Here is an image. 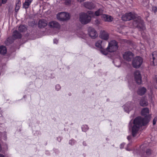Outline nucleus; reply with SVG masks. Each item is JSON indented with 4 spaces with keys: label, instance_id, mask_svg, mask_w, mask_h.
I'll return each mask as SVG.
<instances>
[{
    "label": "nucleus",
    "instance_id": "nucleus-34",
    "mask_svg": "<svg viewBox=\"0 0 157 157\" xmlns=\"http://www.w3.org/2000/svg\"><path fill=\"white\" fill-rule=\"evenodd\" d=\"M21 2L20 0H18L17 1V2L16 3V5H18L19 6H21Z\"/></svg>",
    "mask_w": 157,
    "mask_h": 157
},
{
    "label": "nucleus",
    "instance_id": "nucleus-5",
    "mask_svg": "<svg viewBox=\"0 0 157 157\" xmlns=\"http://www.w3.org/2000/svg\"><path fill=\"white\" fill-rule=\"evenodd\" d=\"M118 47L117 42L115 40H113L109 43L107 50L110 52H114L117 50Z\"/></svg>",
    "mask_w": 157,
    "mask_h": 157
},
{
    "label": "nucleus",
    "instance_id": "nucleus-6",
    "mask_svg": "<svg viewBox=\"0 0 157 157\" xmlns=\"http://www.w3.org/2000/svg\"><path fill=\"white\" fill-rule=\"evenodd\" d=\"M143 62L142 58L139 56L135 58L132 61V65L133 67L135 68L139 67Z\"/></svg>",
    "mask_w": 157,
    "mask_h": 157
},
{
    "label": "nucleus",
    "instance_id": "nucleus-8",
    "mask_svg": "<svg viewBox=\"0 0 157 157\" xmlns=\"http://www.w3.org/2000/svg\"><path fill=\"white\" fill-rule=\"evenodd\" d=\"M135 80L138 84H140L142 82V79L141 74L139 71H136L134 73Z\"/></svg>",
    "mask_w": 157,
    "mask_h": 157
},
{
    "label": "nucleus",
    "instance_id": "nucleus-29",
    "mask_svg": "<svg viewBox=\"0 0 157 157\" xmlns=\"http://www.w3.org/2000/svg\"><path fill=\"white\" fill-rule=\"evenodd\" d=\"M21 6H19L18 5H16V7H15V11L16 12H17L18 10H19L20 7Z\"/></svg>",
    "mask_w": 157,
    "mask_h": 157
},
{
    "label": "nucleus",
    "instance_id": "nucleus-11",
    "mask_svg": "<svg viewBox=\"0 0 157 157\" xmlns=\"http://www.w3.org/2000/svg\"><path fill=\"white\" fill-rule=\"evenodd\" d=\"M133 104L132 103L129 102L124 106V108L125 112L128 113L133 109Z\"/></svg>",
    "mask_w": 157,
    "mask_h": 157
},
{
    "label": "nucleus",
    "instance_id": "nucleus-36",
    "mask_svg": "<svg viewBox=\"0 0 157 157\" xmlns=\"http://www.w3.org/2000/svg\"><path fill=\"white\" fill-rule=\"evenodd\" d=\"M58 42V40L57 39H55L54 40V43L55 44H57Z\"/></svg>",
    "mask_w": 157,
    "mask_h": 157
},
{
    "label": "nucleus",
    "instance_id": "nucleus-46",
    "mask_svg": "<svg viewBox=\"0 0 157 157\" xmlns=\"http://www.w3.org/2000/svg\"><path fill=\"white\" fill-rule=\"evenodd\" d=\"M113 62L114 63H115V61H113Z\"/></svg>",
    "mask_w": 157,
    "mask_h": 157
},
{
    "label": "nucleus",
    "instance_id": "nucleus-25",
    "mask_svg": "<svg viewBox=\"0 0 157 157\" xmlns=\"http://www.w3.org/2000/svg\"><path fill=\"white\" fill-rule=\"evenodd\" d=\"M102 41L101 40H98L95 44V45L97 47L99 48H101V43Z\"/></svg>",
    "mask_w": 157,
    "mask_h": 157
},
{
    "label": "nucleus",
    "instance_id": "nucleus-32",
    "mask_svg": "<svg viewBox=\"0 0 157 157\" xmlns=\"http://www.w3.org/2000/svg\"><path fill=\"white\" fill-rule=\"evenodd\" d=\"M75 143V141L74 140H70L69 142V144L71 145H73Z\"/></svg>",
    "mask_w": 157,
    "mask_h": 157
},
{
    "label": "nucleus",
    "instance_id": "nucleus-47",
    "mask_svg": "<svg viewBox=\"0 0 157 157\" xmlns=\"http://www.w3.org/2000/svg\"><path fill=\"white\" fill-rule=\"evenodd\" d=\"M152 56H153V54H152Z\"/></svg>",
    "mask_w": 157,
    "mask_h": 157
},
{
    "label": "nucleus",
    "instance_id": "nucleus-41",
    "mask_svg": "<svg viewBox=\"0 0 157 157\" xmlns=\"http://www.w3.org/2000/svg\"><path fill=\"white\" fill-rule=\"evenodd\" d=\"M153 64L154 65H155V64H154V59H155V58L154 57H153Z\"/></svg>",
    "mask_w": 157,
    "mask_h": 157
},
{
    "label": "nucleus",
    "instance_id": "nucleus-18",
    "mask_svg": "<svg viewBox=\"0 0 157 157\" xmlns=\"http://www.w3.org/2000/svg\"><path fill=\"white\" fill-rule=\"evenodd\" d=\"M32 1L33 0H25L23 4V7L25 9L28 8Z\"/></svg>",
    "mask_w": 157,
    "mask_h": 157
},
{
    "label": "nucleus",
    "instance_id": "nucleus-27",
    "mask_svg": "<svg viewBox=\"0 0 157 157\" xmlns=\"http://www.w3.org/2000/svg\"><path fill=\"white\" fill-rule=\"evenodd\" d=\"M107 51H107V50L106 49V50H105V49H101V52L104 55H106L107 54Z\"/></svg>",
    "mask_w": 157,
    "mask_h": 157
},
{
    "label": "nucleus",
    "instance_id": "nucleus-15",
    "mask_svg": "<svg viewBox=\"0 0 157 157\" xmlns=\"http://www.w3.org/2000/svg\"><path fill=\"white\" fill-rule=\"evenodd\" d=\"M84 5L86 8L89 9H93L95 6L94 4L92 2H85L84 3Z\"/></svg>",
    "mask_w": 157,
    "mask_h": 157
},
{
    "label": "nucleus",
    "instance_id": "nucleus-37",
    "mask_svg": "<svg viewBox=\"0 0 157 157\" xmlns=\"http://www.w3.org/2000/svg\"><path fill=\"white\" fill-rule=\"evenodd\" d=\"M124 144H121L120 145V148H123L124 147Z\"/></svg>",
    "mask_w": 157,
    "mask_h": 157
},
{
    "label": "nucleus",
    "instance_id": "nucleus-45",
    "mask_svg": "<svg viewBox=\"0 0 157 157\" xmlns=\"http://www.w3.org/2000/svg\"><path fill=\"white\" fill-rule=\"evenodd\" d=\"M91 13H92V12H90L89 13V14H91Z\"/></svg>",
    "mask_w": 157,
    "mask_h": 157
},
{
    "label": "nucleus",
    "instance_id": "nucleus-38",
    "mask_svg": "<svg viewBox=\"0 0 157 157\" xmlns=\"http://www.w3.org/2000/svg\"><path fill=\"white\" fill-rule=\"evenodd\" d=\"M7 0H2V3L3 4H5Z\"/></svg>",
    "mask_w": 157,
    "mask_h": 157
},
{
    "label": "nucleus",
    "instance_id": "nucleus-35",
    "mask_svg": "<svg viewBox=\"0 0 157 157\" xmlns=\"http://www.w3.org/2000/svg\"><path fill=\"white\" fill-rule=\"evenodd\" d=\"M84 127L86 128H87V130L88 129V127H87V126H86V125H85V126H84V127H82V130L83 131H84V132H85V131H85V130H84V129H83V128H84Z\"/></svg>",
    "mask_w": 157,
    "mask_h": 157
},
{
    "label": "nucleus",
    "instance_id": "nucleus-26",
    "mask_svg": "<svg viewBox=\"0 0 157 157\" xmlns=\"http://www.w3.org/2000/svg\"><path fill=\"white\" fill-rule=\"evenodd\" d=\"M94 23L95 24L98 25L101 24V21L97 19L95 21Z\"/></svg>",
    "mask_w": 157,
    "mask_h": 157
},
{
    "label": "nucleus",
    "instance_id": "nucleus-9",
    "mask_svg": "<svg viewBox=\"0 0 157 157\" xmlns=\"http://www.w3.org/2000/svg\"><path fill=\"white\" fill-rule=\"evenodd\" d=\"M133 54L131 52H125L123 55L124 59L128 61H130L133 56Z\"/></svg>",
    "mask_w": 157,
    "mask_h": 157
},
{
    "label": "nucleus",
    "instance_id": "nucleus-17",
    "mask_svg": "<svg viewBox=\"0 0 157 157\" xmlns=\"http://www.w3.org/2000/svg\"><path fill=\"white\" fill-rule=\"evenodd\" d=\"M100 36L102 39L105 40H108L109 38L108 34L105 31L102 32Z\"/></svg>",
    "mask_w": 157,
    "mask_h": 157
},
{
    "label": "nucleus",
    "instance_id": "nucleus-39",
    "mask_svg": "<svg viewBox=\"0 0 157 157\" xmlns=\"http://www.w3.org/2000/svg\"><path fill=\"white\" fill-rule=\"evenodd\" d=\"M131 136H128V137H127V139L128 140H130L131 139Z\"/></svg>",
    "mask_w": 157,
    "mask_h": 157
},
{
    "label": "nucleus",
    "instance_id": "nucleus-20",
    "mask_svg": "<svg viewBox=\"0 0 157 157\" xmlns=\"http://www.w3.org/2000/svg\"><path fill=\"white\" fill-rule=\"evenodd\" d=\"M149 109L147 108H144L141 111V114L143 116H146L149 113Z\"/></svg>",
    "mask_w": 157,
    "mask_h": 157
},
{
    "label": "nucleus",
    "instance_id": "nucleus-21",
    "mask_svg": "<svg viewBox=\"0 0 157 157\" xmlns=\"http://www.w3.org/2000/svg\"><path fill=\"white\" fill-rule=\"evenodd\" d=\"M7 52L6 48L5 46H2L0 47V53L4 54Z\"/></svg>",
    "mask_w": 157,
    "mask_h": 157
},
{
    "label": "nucleus",
    "instance_id": "nucleus-42",
    "mask_svg": "<svg viewBox=\"0 0 157 157\" xmlns=\"http://www.w3.org/2000/svg\"><path fill=\"white\" fill-rule=\"evenodd\" d=\"M0 157H4V155H2L0 154Z\"/></svg>",
    "mask_w": 157,
    "mask_h": 157
},
{
    "label": "nucleus",
    "instance_id": "nucleus-44",
    "mask_svg": "<svg viewBox=\"0 0 157 157\" xmlns=\"http://www.w3.org/2000/svg\"><path fill=\"white\" fill-rule=\"evenodd\" d=\"M1 150H2V147H1V145L0 144V151H1Z\"/></svg>",
    "mask_w": 157,
    "mask_h": 157
},
{
    "label": "nucleus",
    "instance_id": "nucleus-22",
    "mask_svg": "<svg viewBox=\"0 0 157 157\" xmlns=\"http://www.w3.org/2000/svg\"><path fill=\"white\" fill-rule=\"evenodd\" d=\"M148 103L147 101L144 99H142L140 102V104L142 106H146L148 105Z\"/></svg>",
    "mask_w": 157,
    "mask_h": 157
},
{
    "label": "nucleus",
    "instance_id": "nucleus-16",
    "mask_svg": "<svg viewBox=\"0 0 157 157\" xmlns=\"http://www.w3.org/2000/svg\"><path fill=\"white\" fill-rule=\"evenodd\" d=\"M147 90L144 87H140L137 91L138 94L140 95H142L146 92Z\"/></svg>",
    "mask_w": 157,
    "mask_h": 157
},
{
    "label": "nucleus",
    "instance_id": "nucleus-13",
    "mask_svg": "<svg viewBox=\"0 0 157 157\" xmlns=\"http://www.w3.org/2000/svg\"><path fill=\"white\" fill-rule=\"evenodd\" d=\"M48 25L50 27L52 28H59L60 27L59 23L56 21H52L50 22L49 23Z\"/></svg>",
    "mask_w": 157,
    "mask_h": 157
},
{
    "label": "nucleus",
    "instance_id": "nucleus-3",
    "mask_svg": "<svg viewBox=\"0 0 157 157\" xmlns=\"http://www.w3.org/2000/svg\"><path fill=\"white\" fill-rule=\"evenodd\" d=\"M21 37V34L19 33L17 30L14 31L12 35V38L10 37L7 39L6 41L5 42V43L6 44L8 45L10 44H11L13 42V40H15L18 38H20Z\"/></svg>",
    "mask_w": 157,
    "mask_h": 157
},
{
    "label": "nucleus",
    "instance_id": "nucleus-19",
    "mask_svg": "<svg viewBox=\"0 0 157 157\" xmlns=\"http://www.w3.org/2000/svg\"><path fill=\"white\" fill-rule=\"evenodd\" d=\"M104 9L103 8H100L95 12V15L97 16L101 15H102V14L104 13Z\"/></svg>",
    "mask_w": 157,
    "mask_h": 157
},
{
    "label": "nucleus",
    "instance_id": "nucleus-4",
    "mask_svg": "<svg viewBox=\"0 0 157 157\" xmlns=\"http://www.w3.org/2000/svg\"><path fill=\"white\" fill-rule=\"evenodd\" d=\"M91 19V17L85 13H82L80 15L79 20L83 24H86L89 22Z\"/></svg>",
    "mask_w": 157,
    "mask_h": 157
},
{
    "label": "nucleus",
    "instance_id": "nucleus-24",
    "mask_svg": "<svg viewBox=\"0 0 157 157\" xmlns=\"http://www.w3.org/2000/svg\"><path fill=\"white\" fill-rule=\"evenodd\" d=\"M18 29L20 32H24L27 30V28L25 26L21 25L19 26Z\"/></svg>",
    "mask_w": 157,
    "mask_h": 157
},
{
    "label": "nucleus",
    "instance_id": "nucleus-43",
    "mask_svg": "<svg viewBox=\"0 0 157 157\" xmlns=\"http://www.w3.org/2000/svg\"><path fill=\"white\" fill-rule=\"evenodd\" d=\"M114 64H115V65L116 66H117V67H120V65H117L116 64V63H115Z\"/></svg>",
    "mask_w": 157,
    "mask_h": 157
},
{
    "label": "nucleus",
    "instance_id": "nucleus-2",
    "mask_svg": "<svg viewBox=\"0 0 157 157\" xmlns=\"http://www.w3.org/2000/svg\"><path fill=\"white\" fill-rule=\"evenodd\" d=\"M149 122L148 120L146 117L143 118L141 117H137L133 121L132 123L131 124V127L132 128V134L133 137L135 136L140 127L142 125H145Z\"/></svg>",
    "mask_w": 157,
    "mask_h": 157
},
{
    "label": "nucleus",
    "instance_id": "nucleus-10",
    "mask_svg": "<svg viewBox=\"0 0 157 157\" xmlns=\"http://www.w3.org/2000/svg\"><path fill=\"white\" fill-rule=\"evenodd\" d=\"M88 32L89 36L91 38L94 39L97 36V32L94 28L89 27L88 28Z\"/></svg>",
    "mask_w": 157,
    "mask_h": 157
},
{
    "label": "nucleus",
    "instance_id": "nucleus-31",
    "mask_svg": "<svg viewBox=\"0 0 157 157\" xmlns=\"http://www.w3.org/2000/svg\"><path fill=\"white\" fill-rule=\"evenodd\" d=\"M151 153V151L150 149H147L146 151V153L147 155H150Z\"/></svg>",
    "mask_w": 157,
    "mask_h": 157
},
{
    "label": "nucleus",
    "instance_id": "nucleus-23",
    "mask_svg": "<svg viewBox=\"0 0 157 157\" xmlns=\"http://www.w3.org/2000/svg\"><path fill=\"white\" fill-rule=\"evenodd\" d=\"M74 0H66L64 2V4L66 5L69 6L74 4Z\"/></svg>",
    "mask_w": 157,
    "mask_h": 157
},
{
    "label": "nucleus",
    "instance_id": "nucleus-12",
    "mask_svg": "<svg viewBox=\"0 0 157 157\" xmlns=\"http://www.w3.org/2000/svg\"><path fill=\"white\" fill-rule=\"evenodd\" d=\"M47 24V21L45 20L42 19L39 21L38 26L40 28H42L46 26Z\"/></svg>",
    "mask_w": 157,
    "mask_h": 157
},
{
    "label": "nucleus",
    "instance_id": "nucleus-1",
    "mask_svg": "<svg viewBox=\"0 0 157 157\" xmlns=\"http://www.w3.org/2000/svg\"><path fill=\"white\" fill-rule=\"evenodd\" d=\"M122 19L124 21L133 19V24L134 26L142 30L145 29L143 21L141 17L134 13L130 12L125 13L122 16Z\"/></svg>",
    "mask_w": 157,
    "mask_h": 157
},
{
    "label": "nucleus",
    "instance_id": "nucleus-28",
    "mask_svg": "<svg viewBox=\"0 0 157 157\" xmlns=\"http://www.w3.org/2000/svg\"><path fill=\"white\" fill-rule=\"evenodd\" d=\"M152 11L154 13H155L157 11V8L155 6L152 7Z\"/></svg>",
    "mask_w": 157,
    "mask_h": 157
},
{
    "label": "nucleus",
    "instance_id": "nucleus-7",
    "mask_svg": "<svg viewBox=\"0 0 157 157\" xmlns=\"http://www.w3.org/2000/svg\"><path fill=\"white\" fill-rule=\"evenodd\" d=\"M70 17L69 14L64 12H61L57 15V18L61 21L68 20Z\"/></svg>",
    "mask_w": 157,
    "mask_h": 157
},
{
    "label": "nucleus",
    "instance_id": "nucleus-33",
    "mask_svg": "<svg viewBox=\"0 0 157 157\" xmlns=\"http://www.w3.org/2000/svg\"><path fill=\"white\" fill-rule=\"evenodd\" d=\"M60 88V86L59 85H57L56 86V89L58 90Z\"/></svg>",
    "mask_w": 157,
    "mask_h": 157
},
{
    "label": "nucleus",
    "instance_id": "nucleus-30",
    "mask_svg": "<svg viewBox=\"0 0 157 157\" xmlns=\"http://www.w3.org/2000/svg\"><path fill=\"white\" fill-rule=\"evenodd\" d=\"M157 121V117H155L153 121V124L154 125L155 124L156 121Z\"/></svg>",
    "mask_w": 157,
    "mask_h": 157
},
{
    "label": "nucleus",
    "instance_id": "nucleus-14",
    "mask_svg": "<svg viewBox=\"0 0 157 157\" xmlns=\"http://www.w3.org/2000/svg\"><path fill=\"white\" fill-rule=\"evenodd\" d=\"M101 18L105 21H113V17L108 15L103 14L101 16Z\"/></svg>",
    "mask_w": 157,
    "mask_h": 157
},
{
    "label": "nucleus",
    "instance_id": "nucleus-40",
    "mask_svg": "<svg viewBox=\"0 0 157 157\" xmlns=\"http://www.w3.org/2000/svg\"><path fill=\"white\" fill-rule=\"evenodd\" d=\"M84 0H78V1L80 2H82L83 1H84Z\"/></svg>",
    "mask_w": 157,
    "mask_h": 157
}]
</instances>
